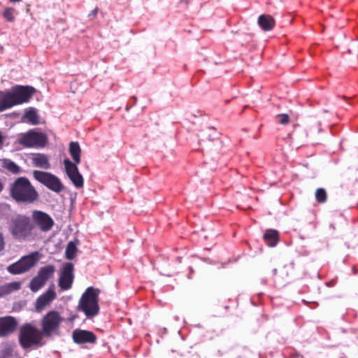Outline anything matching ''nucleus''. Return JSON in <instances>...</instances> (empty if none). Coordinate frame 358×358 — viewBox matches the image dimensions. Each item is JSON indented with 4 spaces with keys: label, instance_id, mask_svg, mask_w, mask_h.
<instances>
[{
    "label": "nucleus",
    "instance_id": "20",
    "mask_svg": "<svg viewBox=\"0 0 358 358\" xmlns=\"http://www.w3.org/2000/svg\"><path fill=\"white\" fill-rule=\"evenodd\" d=\"M69 153L74 164H78L80 162L81 149L78 142L71 141L69 143Z\"/></svg>",
    "mask_w": 358,
    "mask_h": 358
},
{
    "label": "nucleus",
    "instance_id": "19",
    "mask_svg": "<svg viewBox=\"0 0 358 358\" xmlns=\"http://www.w3.org/2000/svg\"><path fill=\"white\" fill-rule=\"evenodd\" d=\"M263 238L268 246L273 247L279 241V233L275 229H267L264 234Z\"/></svg>",
    "mask_w": 358,
    "mask_h": 358
},
{
    "label": "nucleus",
    "instance_id": "12",
    "mask_svg": "<svg viewBox=\"0 0 358 358\" xmlns=\"http://www.w3.org/2000/svg\"><path fill=\"white\" fill-rule=\"evenodd\" d=\"M73 281V264L71 262L66 263L59 278V286L62 290L69 289Z\"/></svg>",
    "mask_w": 358,
    "mask_h": 358
},
{
    "label": "nucleus",
    "instance_id": "24",
    "mask_svg": "<svg viewBox=\"0 0 358 358\" xmlns=\"http://www.w3.org/2000/svg\"><path fill=\"white\" fill-rule=\"evenodd\" d=\"M77 248L76 245L72 242H69L66 248L65 255L68 259H72L74 258Z\"/></svg>",
    "mask_w": 358,
    "mask_h": 358
},
{
    "label": "nucleus",
    "instance_id": "30",
    "mask_svg": "<svg viewBox=\"0 0 358 358\" xmlns=\"http://www.w3.org/2000/svg\"><path fill=\"white\" fill-rule=\"evenodd\" d=\"M5 241L3 234L0 233V252L4 250Z\"/></svg>",
    "mask_w": 358,
    "mask_h": 358
},
{
    "label": "nucleus",
    "instance_id": "9",
    "mask_svg": "<svg viewBox=\"0 0 358 358\" xmlns=\"http://www.w3.org/2000/svg\"><path fill=\"white\" fill-rule=\"evenodd\" d=\"M33 176L37 181L55 192L59 193L64 189L59 179L50 173L36 170L33 171Z\"/></svg>",
    "mask_w": 358,
    "mask_h": 358
},
{
    "label": "nucleus",
    "instance_id": "18",
    "mask_svg": "<svg viewBox=\"0 0 358 358\" xmlns=\"http://www.w3.org/2000/svg\"><path fill=\"white\" fill-rule=\"evenodd\" d=\"M31 160L36 167L48 169L50 168V164L48 156L42 153L32 154Z\"/></svg>",
    "mask_w": 358,
    "mask_h": 358
},
{
    "label": "nucleus",
    "instance_id": "13",
    "mask_svg": "<svg viewBox=\"0 0 358 358\" xmlns=\"http://www.w3.org/2000/svg\"><path fill=\"white\" fill-rule=\"evenodd\" d=\"M65 166L66 173L73 184L77 187L80 188L83 186V178L79 173L77 164H74L69 159L64 161Z\"/></svg>",
    "mask_w": 358,
    "mask_h": 358
},
{
    "label": "nucleus",
    "instance_id": "6",
    "mask_svg": "<svg viewBox=\"0 0 358 358\" xmlns=\"http://www.w3.org/2000/svg\"><path fill=\"white\" fill-rule=\"evenodd\" d=\"M63 318L56 310L48 312L41 320V331L45 337L58 334Z\"/></svg>",
    "mask_w": 358,
    "mask_h": 358
},
{
    "label": "nucleus",
    "instance_id": "22",
    "mask_svg": "<svg viewBox=\"0 0 358 358\" xmlns=\"http://www.w3.org/2000/svg\"><path fill=\"white\" fill-rule=\"evenodd\" d=\"M21 288V283L20 282H12L3 285L1 287V291L3 294H9L14 291H17Z\"/></svg>",
    "mask_w": 358,
    "mask_h": 358
},
{
    "label": "nucleus",
    "instance_id": "26",
    "mask_svg": "<svg viewBox=\"0 0 358 358\" xmlns=\"http://www.w3.org/2000/svg\"><path fill=\"white\" fill-rule=\"evenodd\" d=\"M12 345L6 344L0 352V358H10L13 355Z\"/></svg>",
    "mask_w": 358,
    "mask_h": 358
},
{
    "label": "nucleus",
    "instance_id": "17",
    "mask_svg": "<svg viewBox=\"0 0 358 358\" xmlns=\"http://www.w3.org/2000/svg\"><path fill=\"white\" fill-rule=\"evenodd\" d=\"M258 24L264 31L272 30L275 25V19L269 15H261L258 17Z\"/></svg>",
    "mask_w": 358,
    "mask_h": 358
},
{
    "label": "nucleus",
    "instance_id": "32",
    "mask_svg": "<svg viewBox=\"0 0 358 358\" xmlns=\"http://www.w3.org/2000/svg\"><path fill=\"white\" fill-rule=\"evenodd\" d=\"M22 0H9L10 2L14 3V2H20Z\"/></svg>",
    "mask_w": 358,
    "mask_h": 358
},
{
    "label": "nucleus",
    "instance_id": "23",
    "mask_svg": "<svg viewBox=\"0 0 358 358\" xmlns=\"http://www.w3.org/2000/svg\"><path fill=\"white\" fill-rule=\"evenodd\" d=\"M315 199L320 203H324L327 201V194L324 188H318L315 191Z\"/></svg>",
    "mask_w": 358,
    "mask_h": 358
},
{
    "label": "nucleus",
    "instance_id": "15",
    "mask_svg": "<svg viewBox=\"0 0 358 358\" xmlns=\"http://www.w3.org/2000/svg\"><path fill=\"white\" fill-rule=\"evenodd\" d=\"M72 338L77 344L94 343L96 341V336L92 331L78 329L73 331Z\"/></svg>",
    "mask_w": 358,
    "mask_h": 358
},
{
    "label": "nucleus",
    "instance_id": "31",
    "mask_svg": "<svg viewBox=\"0 0 358 358\" xmlns=\"http://www.w3.org/2000/svg\"><path fill=\"white\" fill-rule=\"evenodd\" d=\"M3 184L2 182V181L0 180V193L3 191Z\"/></svg>",
    "mask_w": 358,
    "mask_h": 358
},
{
    "label": "nucleus",
    "instance_id": "2",
    "mask_svg": "<svg viewBox=\"0 0 358 358\" xmlns=\"http://www.w3.org/2000/svg\"><path fill=\"white\" fill-rule=\"evenodd\" d=\"M35 92L36 89L29 85H16L10 91H0V112L28 102Z\"/></svg>",
    "mask_w": 358,
    "mask_h": 358
},
{
    "label": "nucleus",
    "instance_id": "34",
    "mask_svg": "<svg viewBox=\"0 0 358 358\" xmlns=\"http://www.w3.org/2000/svg\"><path fill=\"white\" fill-rule=\"evenodd\" d=\"M241 357H242V356H241V355H237V356H236V358H241Z\"/></svg>",
    "mask_w": 358,
    "mask_h": 358
},
{
    "label": "nucleus",
    "instance_id": "3",
    "mask_svg": "<svg viewBox=\"0 0 358 358\" xmlns=\"http://www.w3.org/2000/svg\"><path fill=\"white\" fill-rule=\"evenodd\" d=\"M45 335L41 329L31 323H25L20 329L18 341L24 350L42 347L45 345Z\"/></svg>",
    "mask_w": 358,
    "mask_h": 358
},
{
    "label": "nucleus",
    "instance_id": "10",
    "mask_svg": "<svg viewBox=\"0 0 358 358\" xmlns=\"http://www.w3.org/2000/svg\"><path fill=\"white\" fill-rule=\"evenodd\" d=\"M55 272V267L54 265L49 264L41 267L37 275L31 280L29 283L30 289L34 292L38 291L53 276Z\"/></svg>",
    "mask_w": 358,
    "mask_h": 358
},
{
    "label": "nucleus",
    "instance_id": "4",
    "mask_svg": "<svg viewBox=\"0 0 358 358\" xmlns=\"http://www.w3.org/2000/svg\"><path fill=\"white\" fill-rule=\"evenodd\" d=\"M34 229L30 217L19 214L10 220L8 231L14 239L24 241L31 236Z\"/></svg>",
    "mask_w": 358,
    "mask_h": 358
},
{
    "label": "nucleus",
    "instance_id": "5",
    "mask_svg": "<svg viewBox=\"0 0 358 358\" xmlns=\"http://www.w3.org/2000/svg\"><path fill=\"white\" fill-rule=\"evenodd\" d=\"M100 290L93 287H89L83 294L78 305L87 318H92L99 312V295Z\"/></svg>",
    "mask_w": 358,
    "mask_h": 358
},
{
    "label": "nucleus",
    "instance_id": "21",
    "mask_svg": "<svg viewBox=\"0 0 358 358\" xmlns=\"http://www.w3.org/2000/svg\"><path fill=\"white\" fill-rule=\"evenodd\" d=\"M24 117L30 122L31 124L36 125L39 123L38 115L37 111L34 108H30L25 113Z\"/></svg>",
    "mask_w": 358,
    "mask_h": 358
},
{
    "label": "nucleus",
    "instance_id": "36",
    "mask_svg": "<svg viewBox=\"0 0 358 358\" xmlns=\"http://www.w3.org/2000/svg\"><path fill=\"white\" fill-rule=\"evenodd\" d=\"M273 272H274V273L275 274V273H276V269H274V270H273Z\"/></svg>",
    "mask_w": 358,
    "mask_h": 358
},
{
    "label": "nucleus",
    "instance_id": "35",
    "mask_svg": "<svg viewBox=\"0 0 358 358\" xmlns=\"http://www.w3.org/2000/svg\"><path fill=\"white\" fill-rule=\"evenodd\" d=\"M218 353H219L220 355H223V353L221 352L220 350L218 351Z\"/></svg>",
    "mask_w": 358,
    "mask_h": 358
},
{
    "label": "nucleus",
    "instance_id": "11",
    "mask_svg": "<svg viewBox=\"0 0 358 358\" xmlns=\"http://www.w3.org/2000/svg\"><path fill=\"white\" fill-rule=\"evenodd\" d=\"M31 218L33 224L36 226L41 231H49L54 226L53 219L46 213L35 210L32 211Z\"/></svg>",
    "mask_w": 358,
    "mask_h": 358
},
{
    "label": "nucleus",
    "instance_id": "29",
    "mask_svg": "<svg viewBox=\"0 0 358 358\" xmlns=\"http://www.w3.org/2000/svg\"><path fill=\"white\" fill-rule=\"evenodd\" d=\"M98 11H99V8L98 7H96L94 10H92V12L89 14V17H90L91 19H94L96 18V15H97V13H98Z\"/></svg>",
    "mask_w": 358,
    "mask_h": 358
},
{
    "label": "nucleus",
    "instance_id": "7",
    "mask_svg": "<svg viewBox=\"0 0 358 358\" xmlns=\"http://www.w3.org/2000/svg\"><path fill=\"white\" fill-rule=\"evenodd\" d=\"M37 252L21 257L17 262L9 265L7 271L12 275H19L27 272L37 262Z\"/></svg>",
    "mask_w": 358,
    "mask_h": 358
},
{
    "label": "nucleus",
    "instance_id": "14",
    "mask_svg": "<svg viewBox=\"0 0 358 358\" xmlns=\"http://www.w3.org/2000/svg\"><path fill=\"white\" fill-rule=\"evenodd\" d=\"M17 327V322L12 316L0 317V337H6L13 334Z\"/></svg>",
    "mask_w": 358,
    "mask_h": 358
},
{
    "label": "nucleus",
    "instance_id": "25",
    "mask_svg": "<svg viewBox=\"0 0 358 358\" xmlns=\"http://www.w3.org/2000/svg\"><path fill=\"white\" fill-rule=\"evenodd\" d=\"M15 10L13 8H6L3 12V17L9 22H13L15 20L14 13Z\"/></svg>",
    "mask_w": 358,
    "mask_h": 358
},
{
    "label": "nucleus",
    "instance_id": "33",
    "mask_svg": "<svg viewBox=\"0 0 358 358\" xmlns=\"http://www.w3.org/2000/svg\"><path fill=\"white\" fill-rule=\"evenodd\" d=\"M76 317H77V316H76V315H73V316H72V317H71V321H73V320H74Z\"/></svg>",
    "mask_w": 358,
    "mask_h": 358
},
{
    "label": "nucleus",
    "instance_id": "8",
    "mask_svg": "<svg viewBox=\"0 0 358 358\" xmlns=\"http://www.w3.org/2000/svg\"><path fill=\"white\" fill-rule=\"evenodd\" d=\"M48 141L47 136L41 132L29 130L19 138V143L25 148H43Z\"/></svg>",
    "mask_w": 358,
    "mask_h": 358
},
{
    "label": "nucleus",
    "instance_id": "16",
    "mask_svg": "<svg viewBox=\"0 0 358 358\" xmlns=\"http://www.w3.org/2000/svg\"><path fill=\"white\" fill-rule=\"evenodd\" d=\"M56 296L57 295L54 289L50 287L45 293L36 299L35 305L36 311L41 312L56 298Z\"/></svg>",
    "mask_w": 358,
    "mask_h": 358
},
{
    "label": "nucleus",
    "instance_id": "1",
    "mask_svg": "<svg viewBox=\"0 0 358 358\" xmlns=\"http://www.w3.org/2000/svg\"><path fill=\"white\" fill-rule=\"evenodd\" d=\"M9 194L16 202L25 204L33 203L39 197L36 188L29 180L24 176L16 178L10 184Z\"/></svg>",
    "mask_w": 358,
    "mask_h": 358
},
{
    "label": "nucleus",
    "instance_id": "28",
    "mask_svg": "<svg viewBox=\"0 0 358 358\" xmlns=\"http://www.w3.org/2000/svg\"><path fill=\"white\" fill-rule=\"evenodd\" d=\"M278 123L281 124H287L289 122V116L287 114H279L276 115Z\"/></svg>",
    "mask_w": 358,
    "mask_h": 358
},
{
    "label": "nucleus",
    "instance_id": "27",
    "mask_svg": "<svg viewBox=\"0 0 358 358\" xmlns=\"http://www.w3.org/2000/svg\"><path fill=\"white\" fill-rule=\"evenodd\" d=\"M4 167L13 173L17 174L20 172V168L13 162L8 161L5 162Z\"/></svg>",
    "mask_w": 358,
    "mask_h": 358
}]
</instances>
